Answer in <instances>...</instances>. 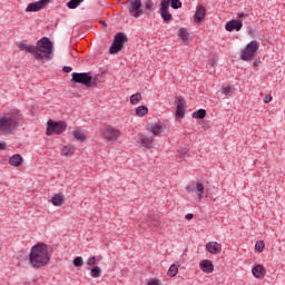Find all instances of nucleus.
<instances>
[{
	"mask_svg": "<svg viewBox=\"0 0 285 285\" xmlns=\"http://www.w3.org/2000/svg\"><path fill=\"white\" fill-rule=\"evenodd\" d=\"M18 48L32 55L37 61H52V58L55 57V53L52 52V41L47 37L38 40L36 46L21 42Z\"/></svg>",
	"mask_w": 285,
	"mask_h": 285,
	"instance_id": "1",
	"label": "nucleus"
},
{
	"mask_svg": "<svg viewBox=\"0 0 285 285\" xmlns=\"http://www.w3.org/2000/svg\"><path fill=\"white\" fill-rule=\"evenodd\" d=\"M21 124V111L12 109L0 115V135H14Z\"/></svg>",
	"mask_w": 285,
	"mask_h": 285,
	"instance_id": "2",
	"label": "nucleus"
},
{
	"mask_svg": "<svg viewBox=\"0 0 285 285\" xmlns=\"http://www.w3.org/2000/svg\"><path fill=\"white\" fill-rule=\"evenodd\" d=\"M29 262L33 268H41L50 262L48 245L37 244L31 248Z\"/></svg>",
	"mask_w": 285,
	"mask_h": 285,
	"instance_id": "3",
	"label": "nucleus"
},
{
	"mask_svg": "<svg viewBox=\"0 0 285 285\" xmlns=\"http://www.w3.org/2000/svg\"><path fill=\"white\" fill-rule=\"evenodd\" d=\"M66 128H68V124H66V121L48 120L46 136L50 137L51 135H62V132H66Z\"/></svg>",
	"mask_w": 285,
	"mask_h": 285,
	"instance_id": "4",
	"label": "nucleus"
},
{
	"mask_svg": "<svg viewBox=\"0 0 285 285\" xmlns=\"http://www.w3.org/2000/svg\"><path fill=\"white\" fill-rule=\"evenodd\" d=\"M128 43V36L119 32L115 36L111 47L109 48L110 55H117L124 50V45Z\"/></svg>",
	"mask_w": 285,
	"mask_h": 285,
	"instance_id": "5",
	"label": "nucleus"
},
{
	"mask_svg": "<svg viewBox=\"0 0 285 285\" xmlns=\"http://www.w3.org/2000/svg\"><path fill=\"white\" fill-rule=\"evenodd\" d=\"M257 50H259V43L257 40L250 41L247 43L245 49L242 50L240 52V59L243 61H250L255 55H257Z\"/></svg>",
	"mask_w": 285,
	"mask_h": 285,
	"instance_id": "6",
	"label": "nucleus"
},
{
	"mask_svg": "<svg viewBox=\"0 0 285 285\" xmlns=\"http://www.w3.org/2000/svg\"><path fill=\"white\" fill-rule=\"evenodd\" d=\"M71 81L73 83H81L82 86H86V88H90L92 86V76L88 72H73L71 73Z\"/></svg>",
	"mask_w": 285,
	"mask_h": 285,
	"instance_id": "7",
	"label": "nucleus"
},
{
	"mask_svg": "<svg viewBox=\"0 0 285 285\" xmlns=\"http://www.w3.org/2000/svg\"><path fill=\"white\" fill-rule=\"evenodd\" d=\"M121 136V131L114 127H107L101 130V137L105 138L106 141H110L111 144H115L117 139Z\"/></svg>",
	"mask_w": 285,
	"mask_h": 285,
	"instance_id": "8",
	"label": "nucleus"
},
{
	"mask_svg": "<svg viewBox=\"0 0 285 285\" xmlns=\"http://www.w3.org/2000/svg\"><path fill=\"white\" fill-rule=\"evenodd\" d=\"M169 9H170V1L161 0L159 12L165 23H168V21H173V14L170 13Z\"/></svg>",
	"mask_w": 285,
	"mask_h": 285,
	"instance_id": "9",
	"label": "nucleus"
},
{
	"mask_svg": "<svg viewBox=\"0 0 285 285\" xmlns=\"http://www.w3.org/2000/svg\"><path fill=\"white\" fill-rule=\"evenodd\" d=\"M129 14L135 19H139L144 14V9H141V0H135L129 3L128 7Z\"/></svg>",
	"mask_w": 285,
	"mask_h": 285,
	"instance_id": "10",
	"label": "nucleus"
},
{
	"mask_svg": "<svg viewBox=\"0 0 285 285\" xmlns=\"http://www.w3.org/2000/svg\"><path fill=\"white\" fill-rule=\"evenodd\" d=\"M50 1L48 0H39L37 2H31L27 6L24 12H39V10H43L46 6H48Z\"/></svg>",
	"mask_w": 285,
	"mask_h": 285,
	"instance_id": "11",
	"label": "nucleus"
},
{
	"mask_svg": "<svg viewBox=\"0 0 285 285\" xmlns=\"http://www.w3.org/2000/svg\"><path fill=\"white\" fill-rule=\"evenodd\" d=\"M243 26L244 23H242L240 20H230L225 24V30H227V32H233V30H236V32H239Z\"/></svg>",
	"mask_w": 285,
	"mask_h": 285,
	"instance_id": "12",
	"label": "nucleus"
},
{
	"mask_svg": "<svg viewBox=\"0 0 285 285\" xmlns=\"http://www.w3.org/2000/svg\"><path fill=\"white\" fill-rule=\"evenodd\" d=\"M176 115L181 118L186 117V99L183 97L177 99Z\"/></svg>",
	"mask_w": 285,
	"mask_h": 285,
	"instance_id": "13",
	"label": "nucleus"
},
{
	"mask_svg": "<svg viewBox=\"0 0 285 285\" xmlns=\"http://www.w3.org/2000/svg\"><path fill=\"white\" fill-rule=\"evenodd\" d=\"M186 190H187V193H195L196 191L198 199H203L204 198V190H205V188H204V184H202V183H197L196 184V188L193 187L191 185H188L186 187Z\"/></svg>",
	"mask_w": 285,
	"mask_h": 285,
	"instance_id": "14",
	"label": "nucleus"
},
{
	"mask_svg": "<svg viewBox=\"0 0 285 285\" xmlns=\"http://www.w3.org/2000/svg\"><path fill=\"white\" fill-rule=\"evenodd\" d=\"M142 228H146V226H148V228H159V217L157 216H149L148 219L146 222H141L140 225Z\"/></svg>",
	"mask_w": 285,
	"mask_h": 285,
	"instance_id": "15",
	"label": "nucleus"
},
{
	"mask_svg": "<svg viewBox=\"0 0 285 285\" xmlns=\"http://www.w3.org/2000/svg\"><path fill=\"white\" fill-rule=\"evenodd\" d=\"M206 252L210 255H219L222 253V245L217 242H209L206 244Z\"/></svg>",
	"mask_w": 285,
	"mask_h": 285,
	"instance_id": "16",
	"label": "nucleus"
},
{
	"mask_svg": "<svg viewBox=\"0 0 285 285\" xmlns=\"http://www.w3.org/2000/svg\"><path fill=\"white\" fill-rule=\"evenodd\" d=\"M199 268L203 273L210 274L215 271V266L213 265V261L204 259L199 263Z\"/></svg>",
	"mask_w": 285,
	"mask_h": 285,
	"instance_id": "17",
	"label": "nucleus"
},
{
	"mask_svg": "<svg viewBox=\"0 0 285 285\" xmlns=\"http://www.w3.org/2000/svg\"><path fill=\"white\" fill-rule=\"evenodd\" d=\"M149 132L151 135H155L156 137H160L161 132H164V124L161 122H156L154 125L149 126Z\"/></svg>",
	"mask_w": 285,
	"mask_h": 285,
	"instance_id": "18",
	"label": "nucleus"
},
{
	"mask_svg": "<svg viewBox=\"0 0 285 285\" xmlns=\"http://www.w3.org/2000/svg\"><path fill=\"white\" fill-rule=\"evenodd\" d=\"M205 18H206V8H204V6H200L196 9L194 20L196 23H200V21H204Z\"/></svg>",
	"mask_w": 285,
	"mask_h": 285,
	"instance_id": "19",
	"label": "nucleus"
},
{
	"mask_svg": "<svg viewBox=\"0 0 285 285\" xmlns=\"http://www.w3.org/2000/svg\"><path fill=\"white\" fill-rule=\"evenodd\" d=\"M51 204L53 206H63L66 204V196L63 194H55L51 197Z\"/></svg>",
	"mask_w": 285,
	"mask_h": 285,
	"instance_id": "20",
	"label": "nucleus"
},
{
	"mask_svg": "<svg viewBox=\"0 0 285 285\" xmlns=\"http://www.w3.org/2000/svg\"><path fill=\"white\" fill-rule=\"evenodd\" d=\"M21 164H23V157H21L19 154H14L9 158V165L13 166V168H19Z\"/></svg>",
	"mask_w": 285,
	"mask_h": 285,
	"instance_id": "21",
	"label": "nucleus"
},
{
	"mask_svg": "<svg viewBox=\"0 0 285 285\" xmlns=\"http://www.w3.org/2000/svg\"><path fill=\"white\" fill-rule=\"evenodd\" d=\"M252 273H253L254 277H256L257 279H262V277H264V275H266V269L262 265H256L252 269Z\"/></svg>",
	"mask_w": 285,
	"mask_h": 285,
	"instance_id": "22",
	"label": "nucleus"
},
{
	"mask_svg": "<svg viewBox=\"0 0 285 285\" xmlns=\"http://www.w3.org/2000/svg\"><path fill=\"white\" fill-rule=\"evenodd\" d=\"M179 266H181V264H179V262L174 263L173 265H170L167 274L169 277H177V274L179 273Z\"/></svg>",
	"mask_w": 285,
	"mask_h": 285,
	"instance_id": "23",
	"label": "nucleus"
},
{
	"mask_svg": "<svg viewBox=\"0 0 285 285\" xmlns=\"http://www.w3.org/2000/svg\"><path fill=\"white\" fill-rule=\"evenodd\" d=\"M75 150H76L75 146H72V145H66V146L62 148V150H61V155H62L63 157H72V155H75Z\"/></svg>",
	"mask_w": 285,
	"mask_h": 285,
	"instance_id": "24",
	"label": "nucleus"
},
{
	"mask_svg": "<svg viewBox=\"0 0 285 285\" xmlns=\"http://www.w3.org/2000/svg\"><path fill=\"white\" fill-rule=\"evenodd\" d=\"M81 3H83V0H70L67 3V8H69V10H76V8H79Z\"/></svg>",
	"mask_w": 285,
	"mask_h": 285,
	"instance_id": "25",
	"label": "nucleus"
},
{
	"mask_svg": "<svg viewBox=\"0 0 285 285\" xmlns=\"http://www.w3.org/2000/svg\"><path fill=\"white\" fill-rule=\"evenodd\" d=\"M140 144L145 148H153V139H150V138H148L146 136H141L140 137Z\"/></svg>",
	"mask_w": 285,
	"mask_h": 285,
	"instance_id": "26",
	"label": "nucleus"
},
{
	"mask_svg": "<svg viewBox=\"0 0 285 285\" xmlns=\"http://www.w3.org/2000/svg\"><path fill=\"white\" fill-rule=\"evenodd\" d=\"M141 101V92H136L131 95L130 97V104L131 106H137Z\"/></svg>",
	"mask_w": 285,
	"mask_h": 285,
	"instance_id": "27",
	"label": "nucleus"
},
{
	"mask_svg": "<svg viewBox=\"0 0 285 285\" xmlns=\"http://www.w3.org/2000/svg\"><path fill=\"white\" fill-rule=\"evenodd\" d=\"M147 112H148V107H146V106H139L136 108L137 117H146Z\"/></svg>",
	"mask_w": 285,
	"mask_h": 285,
	"instance_id": "28",
	"label": "nucleus"
},
{
	"mask_svg": "<svg viewBox=\"0 0 285 285\" xmlns=\"http://www.w3.org/2000/svg\"><path fill=\"white\" fill-rule=\"evenodd\" d=\"M88 271H90L91 277L94 278L101 277V267L95 266L94 268H89Z\"/></svg>",
	"mask_w": 285,
	"mask_h": 285,
	"instance_id": "29",
	"label": "nucleus"
},
{
	"mask_svg": "<svg viewBox=\"0 0 285 285\" xmlns=\"http://www.w3.org/2000/svg\"><path fill=\"white\" fill-rule=\"evenodd\" d=\"M206 117V111L205 109H198L193 112V118L194 119H204Z\"/></svg>",
	"mask_w": 285,
	"mask_h": 285,
	"instance_id": "30",
	"label": "nucleus"
},
{
	"mask_svg": "<svg viewBox=\"0 0 285 285\" xmlns=\"http://www.w3.org/2000/svg\"><path fill=\"white\" fill-rule=\"evenodd\" d=\"M179 37L181 41H188L190 39V33H188V31L183 28L179 30Z\"/></svg>",
	"mask_w": 285,
	"mask_h": 285,
	"instance_id": "31",
	"label": "nucleus"
},
{
	"mask_svg": "<svg viewBox=\"0 0 285 285\" xmlns=\"http://www.w3.org/2000/svg\"><path fill=\"white\" fill-rule=\"evenodd\" d=\"M73 137H75V139H77L78 141H85V139H86V134L82 132L81 130H76V131L73 132Z\"/></svg>",
	"mask_w": 285,
	"mask_h": 285,
	"instance_id": "32",
	"label": "nucleus"
},
{
	"mask_svg": "<svg viewBox=\"0 0 285 285\" xmlns=\"http://www.w3.org/2000/svg\"><path fill=\"white\" fill-rule=\"evenodd\" d=\"M223 95L225 97H233V88L230 86H223Z\"/></svg>",
	"mask_w": 285,
	"mask_h": 285,
	"instance_id": "33",
	"label": "nucleus"
},
{
	"mask_svg": "<svg viewBox=\"0 0 285 285\" xmlns=\"http://www.w3.org/2000/svg\"><path fill=\"white\" fill-rule=\"evenodd\" d=\"M265 246L266 244H264V240H257L255 244V249L257 250V253H262Z\"/></svg>",
	"mask_w": 285,
	"mask_h": 285,
	"instance_id": "34",
	"label": "nucleus"
},
{
	"mask_svg": "<svg viewBox=\"0 0 285 285\" xmlns=\"http://www.w3.org/2000/svg\"><path fill=\"white\" fill-rule=\"evenodd\" d=\"M73 266H76L77 268H81V266H83V257L78 256L73 259Z\"/></svg>",
	"mask_w": 285,
	"mask_h": 285,
	"instance_id": "35",
	"label": "nucleus"
},
{
	"mask_svg": "<svg viewBox=\"0 0 285 285\" xmlns=\"http://www.w3.org/2000/svg\"><path fill=\"white\" fill-rule=\"evenodd\" d=\"M171 8L174 10H179V8H181V1H179V0H171Z\"/></svg>",
	"mask_w": 285,
	"mask_h": 285,
	"instance_id": "36",
	"label": "nucleus"
},
{
	"mask_svg": "<svg viewBox=\"0 0 285 285\" xmlns=\"http://www.w3.org/2000/svg\"><path fill=\"white\" fill-rule=\"evenodd\" d=\"M145 8H146V10H148L149 12H154V10H155V4L153 3V1H147V2L145 3Z\"/></svg>",
	"mask_w": 285,
	"mask_h": 285,
	"instance_id": "37",
	"label": "nucleus"
},
{
	"mask_svg": "<svg viewBox=\"0 0 285 285\" xmlns=\"http://www.w3.org/2000/svg\"><path fill=\"white\" fill-rule=\"evenodd\" d=\"M97 264V257L90 256L87 261V266H95Z\"/></svg>",
	"mask_w": 285,
	"mask_h": 285,
	"instance_id": "38",
	"label": "nucleus"
},
{
	"mask_svg": "<svg viewBox=\"0 0 285 285\" xmlns=\"http://www.w3.org/2000/svg\"><path fill=\"white\" fill-rule=\"evenodd\" d=\"M263 101H264V104H271L273 101V96H271V95L265 96Z\"/></svg>",
	"mask_w": 285,
	"mask_h": 285,
	"instance_id": "39",
	"label": "nucleus"
},
{
	"mask_svg": "<svg viewBox=\"0 0 285 285\" xmlns=\"http://www.w3.org/2000/svg\"><path fill=\"white\" fill-rule=\"evenodd\" d=\"M62 70H63V72H72V67H70V66H65L63 68H62Z\"/></svg>",
	"mask_w": 285,
	"mask_h": 285,
	"instance_id": "40",
	"label": "nucleus"
},
{
	"mask_svg": "<svg viewBox=\"0 0 285 285\" xmlns=\"http://www.w3.org/2000/svg\"><path fill=\"white\" fill-rule=\"evenodd\" d=\"M148 285H161V284L157 279H151L148 282Z\"/></svg>",
	"mask_w": 285,
	"mask_h": 285,
	"instance_id": "41",
	"label": "nucleus"
},
{
	"mask_svg": "<svg viewBox=\"0 0 285 285\" xmlns=\"http://www.w3.org/2000/svg\"><path fill=\"white\" fill-rule=\"evenodd\" d=\"M8 144L6 142H0V150H6Z\"/></svg>",
	"mask_w": 285,
	"mask_h": 285,
	"instance_id": "42",
	"label": "nucleus"
},
{
	"mask_svg": "<svg viewBox=\"0 0 285 285\" xmlns=\"http://www.w3.org/2000/svg\"><path fill=\"white\" fill-rule=\"evenodd\" d=\"M244 17H246V13L244 12L238 13V19H244Z\"/></svg>",
	"mask_w": 285,
	"mask_h": 285,
	"instance_id": "43",
	"label": "nucleus"
},
{
	"mask_svg": "<svg viewBox=\"0 0 285 285\" xmlns=\"http://www.w3.org/2000/svg\"><path fill=\"white\" fill-rule=\"evenodd\" d=\"M185 219H193V214L185 215Z\"/></svg>",
	"mask_w": 285,
	"mask_h": 285,
	"instance_id": "44",
	"label": "nucleus"
},
{
	"mask_svg": "<svg viewBox=\"0 0 285 285\" xmlns=\"http://www.w3.org/2000/svg\"><path fill=\"white\" fill-rule=\"evenodd\" d=\"M257 66H259V63L257 61L254 62V67L257 68Z\"/></svg>",
	"mask_w": 285,
	"mask_h": 285,
	"instance_id": "45",
	"label": "nucleus"
},
{
	"mask_svg": "<svg viewBox=\"0 0 285 285\" xmlns=\"http://www.w3.org/2000/svg\"><path fill=\"white\" fill-rule=\"evenodd\" d=\"M102 26H105V27H106V22H102Z\"/></svg>",
	"mask_w": 285,
	"mask_h": 285,
	"instance_id": "46",
	"label": "nucleus"
},
{
	"mask_svg": "<svg viewBox=\"0 0 285 285\" xmlns=\"http://www.w3.org/2000/svg\"><path fill=\"white\" fill-rule=\"evenodd\" d=\"M183 154L186 155V150Z\"/></svg>",
	"mask_w": 285,
	"mask_h": 285,
	"instance_id": "47",
	"label": "nucleus"
}]
</instances>
